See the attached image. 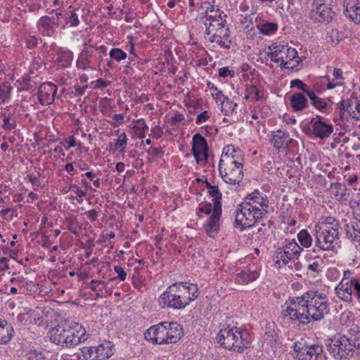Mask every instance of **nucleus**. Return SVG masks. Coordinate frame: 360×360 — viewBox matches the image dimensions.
<instances>
[{
	"mask_svg": "<svg viewBox=\"0 0 360 360\" xmlns=\"http://www.w3.org/2000/svg\"><path fill=\"white\" fill-rule=\"evenodd\" d=\"M283 307L284 317H289L303 325L323 319L330 310L326 295L314 290L289 299Z\"/></svg>",
	"mask_w": 360,
	"mask_h": 360,
	"instance_id": "f257e3e1",
	"label": "nucleus"
},
{
	"mask_svg": "<svg viewBox=\"0 0 360 360\" xmlns=\"http://www.w3.org/2000/svg\"><path fill=\"white\" fill-rule=\"evenodd\" d=\"M226 18V15L218 6L210 5L205 15L200 18V22L204 26L206 40L216 44L220 48L229 49L232 41Z\"/></svg>",
	"mask_w": 360,
	"mask_h": 360,
	"instance_id": "f03ea898",
	"label": "nucleus"
},
{
	"mask_svg": "<svg viewBox=\"0 0 360 360\" xmlns=\"http://www.w3.org/2000/svg\"><path fill=\"white\" fill-rule=\"evenodd\" d=\"M269 200L261 192L255 191L240 202L236 210V223L243 229L250 228L268 212Z\"/></svg>",
	"mask_w": 360,
	"mask_h": 360,
	"instance_id": "7ed1b4c3",
	"label": "nucleus"
},
{
	"mask_svg": "<svg viewBox=\"0 0 360 360\" xmlns=\"http://www.w3.org/2000/svg\"><path fill=\"white\" fill-rule=\"evenodd\" d=\"M198 296L196 285L188 283H175L171 285L159 297L162 308L183 309Z\"/></svg>",
	"mask_w": 360,
	"mask_h": 360,
	"instance_id": "20e7f679",
	"label": "nucleus"
},
{
	"mask_svg": "<svg viewBox=\"0 0 360 360\" xmlns=\"http://www.w3.org/2000/svg\"><path fill=\"white\" fill-rule=\"evenodd\" d=\"M339 229L334 217H321L314 229L316 246L323 251H335L339 247Z\"/></svg>",
	"mask_w": 360,
	"mask_h": 360,
	"instance_id": "39448f33",
	"label": "nucleus"
},
{
	"mask_svg": "<svg viewBox=\"0 0 360 360\" xmlns=\"http://www.w3.org/2000/svg\"><path fill=\"white\" fill-rule=\"evenodd\" d=\"M264 62L268 65L281 69L293 70L297 67L300 58L295 49L284 44H272L268 47L267 51H264Z\"/></svg>",
	"mask_w": 360,
	"mask_h": 360,
	"instance_id": "423d86ee",
	"label": "nucleus"
},
{
	"mask_svg": "<svg viewBox=\"0 0 360 360\" xmlns=\"http://www.w3.org/2000/svg\"><path fill=\"white\" fill-rule=\"evenodd\" d=\"M182 335V328L174 322H161L150 327L144 333L147 340L159 345L175 343Z\"/></svg>",
	"mask_w": 360,
	"mask_h": 360,
	"instance_id": "0eeeda50",
	"label": "nucleus"
},
{
	"mask_svg": "<svg viewBox=\"0 0 360 360\" xmlns=\"http://www.w3.org/2000/svg\"><path fill=\"white\" fill-rule=\"evenodd\" d=\"M217 342L224 348L240 352L250 343V338L246 330L236 326H222L217 335Z\"/></svg>",
	"mask_w": 360,
	"mask_h": 360,
	"instance_id": "6e6552de",
	"label": "nucleus"
},
{
	"mask_svg": "<svg viewBox=\"0 0 360 360\" xmlns=\"http://www.w3.org/2000/svg\"><path fill=\"white\" fill-rule=\"evenodd\" d=\"M337 296L345 302H351L354 297L360 303V281L354 272L346 270L343 277L335 288Z\"/></svg>",
	"mask_w": 360,
	"mask_h": 360,
	"instance_id": "1a4fd4ad",
	"label": "nucleus"
},
{
	"mask_svg": "<svg viewBox=\"0 0 360 360\" xmlns=\"http://www.w3.org/2000/svg\"><path fill=\"white\" fill-rule=\"evenodd\" d=\"M328 350L337 360L347 358L352 352L351 338L345 335L335 337L328 345Z\"/></svg>",
	"mask_w": 360,
	"mask_h": 360,
	"instance_id": "9d476101",
	"label": "nucleus"
},
{
	"mask_svg": "<svg viewBox=\"0 0 360 360\" xmlns=\"http://www.w3.org/2000/svg\"><path fill=\"white\" fill-rule=\"evenodd\" d=\"M340 110L339 115V121L338 118H334L337 124H345V112L355 120H360V100L356 98H350L344 99L338 104Z\"/></svg>",
	"mask_w": 360,
	"mask_h": 360,
	"instance_id": "9b49d317",
	"label": "nucleus"
},
{
	"mask_svg": "<svg viewBox=\"0 0 360 360\" xmlns=\"http://www.w3.org/2000/svg\"><path fill=\"white\" fill-rule=\"evenodd\" d=\"M303 249L298 245L295 239L288 241L283 247L278 248L276 251V263L285 265L291 260L297 259Z\"/></svg>",
	"mask_w": 360,
	"mask_h": 360,
	"instance_id": "f8f14e48",
	"label": "nucleus"
},
{
	"mask_svg": "<svg viewBox=\"0 0 360 360\" xmlns=\"http://www.w3.org/2000/svg\"><path fill=\"white\" fill-rule=\"evenodd\" d=\"M323 348L319 345H302L295 343L294 358L296 360H317L321 356Z\"/></svg>",
	"mask_w": 360,
	"mask_h": 360,
	"instance_id": "ddd939ff",
	"label": "nucleus"
},
{
	"mask_svg": "<svg viewBox=\"0 0 360 360\" xmlns=\"http://www.w3.org/2000/svg\"><path fill=\"white\" fill-rule=\"evenodd\" d=\"M243 163L219 166V172L224 182L231 185H238L243 178Z\"/></svg>",
	"mask_w": 360,
	"mask_h": 360,
	"instance_id": "4468645a",
	"label": "nucleus"
},
{
	"mask_svg": "<svg viewBox=\"0 0 360 360\" xmlns=\"http://www.w3.org/2000/svg\"><path fill=\"white\" fill-rule=\"evenodd\" d=\"M89 338L85 328L77 323L67 324L66 347H72L84 342Z\"/></svg>",
	"mask_w": 360,
	"mask_h": 360,
	"instance_id": "2eb2a0df",
	"label": "nucleus"
},
{
	"mask_svg": "<svg viewBox=\"0 0 360 360\" xmlns=\"http://www.w3.org/2000/svg\"><path fill=\"white\" fill-rule=\"evenodd\" d=\"M243 163V153L234 145H227L222 150L219 166L240 165Z\"/></svg>",
	"mask_w": 360,
	"mask_h": 360,
	"instance_id": "dca6fc26",
	"label": "nucleus"
},
{
	"mask_svg": "<svg viewBox=\"0 0 360 360\" xmlns=\"http://www.w3.org/2000/svg\"><path fill=\"white\" fill-rule=\"evenodd\" d=\"M192 151L198 164L202 161H207L208 151L207 143L205 139L200 134H195L193 136Z\"/></svg>",
	"mask_w": 360,
	"mask_h": 360,
	"instance_id": "f3484780",
	"label": "nucleus"
},
{
	"mask_svg": "<svg viewBox=\"0 0 360 360\" xmlns=\"http://www.w3.org/2000/svg\"><path fill=\"white\" fill-rule=\"evenodd\" d=\"M311 126L313 134L321 139L328 138L333 132V124L326 122L320 116L311 119Z\"/></svg>",
	"mask_w": 360,
	"mask_h": 360,
	"instance_id": "a211bd4d",
	"label": "nucleus"
},
{
	"mask_svg": "<svg viewBox=\"0 0 360 360\" xmlns=\"http://www.w3.org/2000/svg\"><path fill=\"white\" fill-rule=\"evenodd\" d=\"M314 8L311 16L318 22H329L331 20L334 12L328 4L321 3V0L314 1Z\"/></svg>",
	"mask_w": 360,
	"mask_h": 360,
	"instance_id": "6ab92c4d",
	"label": "nucleus"
},
{
	"mask_svg": "<svg viewBox=\"0 0 360 360\" xmlns=\"http://www.w3.org/2000/svg\"><path fill=\"white\" fill-rule=\"evenodd\" d=\"M57 86L51 82L43 83L39 88L38 98L41 105H49L54 101Z\"/></svg>",
	"mask_w": 360,
	"mask_h": 360,
	"instance_id": "aec40b11",
	"label": "nucleus"
},
{
	"mask_svg": "<svg viewBox=\"0 0 360 360\" xmlns=\"http://www.w3.org/2000/svg\"><path fill=\"white\" fill-rule=\"evenodd\" d=\"M259 271L255 264L244 266L236 274V281L239 284H248L255 281L259 276Z\"/></svg>",
	"mask_w": 360,
	"mask_h": 360,
	"instance_id": "412c9836",
	"label": "nucleus"
},
{
	"mask_svg": "<svg viewBox=\"0 0 360 360\" xmlns=\"http://www.w3.org/2000/svg\"><path fill=\"white\" fill-rule=\"evenodd\" d=\"M221 215V208L219 207L217 208H213L212 214L204 224V229L207 234L211 238H214L218 233Z\"/></svg>",
	"mask_w": 360,
	"mask_h": 360,
	"instance_id": "4be33fe9",
	"label": "nucleus"
},
{
	"mask_svg": "<svg viewBox=\"0 0 360 360\" xmlns=\"http://www.w3.org/2000/svg\"><path fill=\"white\" fill-rule=\"evenodd\" d=\"M344 13L347 18L360 23V0H344Z\"/></svg>",
	"mask_w": 360,
	"mask_h": 360,
	"instance_id": "5701e85b",
	"label": "nucleus"
},
{
	"mask_svg": "<svg viewBox=\"0 0 360 360\" xmlns=\"http://www.w3.org/2000/svg\"><path fill=\"white\" fill-rule=\"evenodd\" d=\"M49 15L41 17L37 22V27L39 32L41 35L46 37H53L56 34L57 32L55 27L57 25Z\"/></svg>",
	"mask_w": 360,
	"mask_h": 360,
	"instance_id": "b1692460",
	"label": "nucleus"
},
{
	"mask_svg": "<svg viewBox=\"0 0 360 360\" xmlns=\"http://www.w3.org/2000/svg\"><path fill=\"white\" fill-rule=\"evenodd\" d=\"M66 331L67 324L52 328L48 333L50 341L56 345L66 347Z\"/></svg>",
	"mask_w": 360,
	"mask_h": 360,
	"instance_id": "393cba45",
	"label": "nucleus"
},
{
	"mask_svg": "<svg viewBox=\"0 0 360 360\" xmlns=\"http://www.w3.org/2000/svg\"><path fill=\"white\" fill-rule=\"evenodd\" d=\"M271 141L274 148L281 149L288 147L292 139L290 138L288 132L280 129L272 132Z\"/></svg>",
	"mask_w": 360,
	"mask_h": 360,
	"instance_id": "a878e982",
	"label": "nucleus"
},
{
	"mask_svg": "<svg viewBox=\"0 0 360 360\" xmlns=\"http://www.w3.org/2000/svg\"><path fill=\"white\" fill-rule=\"evenodd\" d=\"M92 61V54L86 49L82 50L78 55L76 60V67L79 70H95L96 68H93L91 64Z\"/></svg>",
	"mask_w": 360,
	"mask_h": 360,
	"instance_id": "bb28decb",
	"label": "nucleus"
},
{
	"mask_svg": "<svg viewBox=\"0 0 360 360\" xmlns=\"http://www.w3.org/2000/svg\"><path fill=\"white\" fill-rule=\"evenodd\" d=\"M14 335L12 326L5 319H0V345L9 342Z\"/></svg>",
	"mask_w": 360,
	"mask_h": 360,
	"instance_id": "cd10ccee",
	"label": "nucleus"
},
{
	"mask_svg": "<svg viewBox=\"0 0 360 360\" xmlns=\"http://www.w3.org/2000/svg\"><path fill=\"white\" fill-rule=\"evenodd\" d=\"M74 58L73 52L65 49H60L54 57L55 61L62 67H68Z\"/></svg>",
	"mask_w": 360,
	"mask_h": 360,
	"instance_id": "c85d7f7f",
	"label": "nucleus"
},
{
	"mask_svg": "<svg viewBox=\"0 0 360 360\" xmlns=\"http://www.w3.org/2000/svg\"><path fill=\"white\" fill-rule=\"evenodd\" d=\"M346 237L351 242H360V226L356 221H352L345 225Z\"/></svg>",
	"mask_w": 360,
	"mask_h": 360,
	"instance_id": "c756f323",
	"label": "nucleus"
},
{
	"mask_svg": "<svg viewBox=\"0 0 360 360\" xmlns=\"http://www.w3.org/2000/svg\"><path fill=\"white\" fill-rule=\"evenodd\" d=\"M114 345L110 341H105L96 346L98 360L110 357L114 354Z\"/></svg>",
	"mask_w": 360,
	"mask_h": 360,
	"instance_id": "7c9ffc66",
	"label": "nucleus"
},
{
	"mask_svg": "<svg viewBox=\"0 0 360 360\" xmlns=\"http://www.w3.org/2000/svg\"><path fill=\"white\" fill-rule=\"evenodd\" d=\"M290 102L294 111H301L304 110L308 104L307 98L302 93H297L291 96Z\"/></svg>",
	"mask_w": 360,
	"mask_h": 360,
	"instance_id": "2f4dec72",
	"label": "nucleus"
},
{
	"mask_svg": "<svg viewBox=\"0 0 360 360\" xmlns=\"http://www.w3.org/2000/svg\"><path fill=\"white\" fill-rule=\"evenodd\" d=\"M65 23L60 26V28L65 30L67 27H75L79 25L80 21L78 14L75 11H70L65 14Z\"/></svg>",
	"mask_w": 360,
	"mask_h": 360,
	"instance_id": "473e14b6",
	"label": "nucleus"
},
{
	"mask_svg": "<svg viewBox=\"0 0 360 360\" xmlns=\"http://www.w3.org/2000/svg\"><path fill=\"white\" fill-rule=\"evenodd\" d=\"M206 186L208 189V192L212 197L213 208H221V193L219 191L218 186H212L209 182H206Z\"/></svg>",
	"mask_w": 360,
	"mask_h": 360,
	"instance_id": "72a5a7b5",
	"label": "nucleus"
},
{
	"mask_svg": "<svg viewBox=\"0 0 360 360\" xmlns=\"http://www.w3.org/2000/svg\"><path fill=\"white\" fill-rule=\"evenodd\" d=\"M278 28V25L274 22H262L257 25V29L264 35H272L275 34Z\"/></svg>",
	"mask_w": 360,
	"mask_h": 360,
	"instance_id": "f704fd0d",
	"label": "nucleus"
},
{
	"mask_svg": "<svg viewBox=\"0 0 360 360\" xmlns=\"http://www.w3.org/2000/svg\"><path fill=\"white\" fill-rule=\"evenodd\" d=\"M297 239L304 248H307L312 245L313 238L306 229H302L297 233Z\"/></svg>",
	"mask_w": 360,
	"mask_h": 360,
	"instance_id": "c9c22d12",
	"label": "nucleus"
},
{
	"mask_svg": "<svg viewBox=\"0 0 360 360\" xmlns=\"http://www.w3.org/2000/svg\"><path fill=\"white\" fill-rule=\"evenodd\" d=\"M80 350L84 360H98L96 346L83 347Z\"/></svg>",
	"mask_w": 360,
	"mask_h": 360,
	"instance_id": "e433bc0d",
	"label": "nucleus"
},
{
	"mask_svg": "<svg viewBox=\"0 0 360 360\" xmlns=\"http://www.w3.org/2000/svg\"><path fill=\"white\" fill-rule=\"evenodd\" d=\"M221 105V111L226 115H231L236 109L238 105L231 101L227 96L219 103Z\"/></svg>",
	"mask_w": 360,
	"mask_h": 360,
	"instance_id": "4c0bfd02",
	"label": "nucleus"
},
{
	"mask_svg": "<svg viewBox=\"0 0 360 360\" xmlns=\"http://www.w3.org/2000/svg\"><path fill=\"white\" fill-rule=\"evenodd\" d=\"M128 138L124 132L118 135L117 139L115 143V149L118 150L121 154L125 153V148L127 144Z\"/></svg>",
	"mask_w": 360,
	"mask_h": 360,
	"instance_id": "58836bf2",
	"label": "nucleus"
},
{
	"mask_svg": "<svg viewBox=\"0 0 360 360\" xmlns=\"http://www.w3.org/2000/svg\"><path fill=\"white\" fill-rule=\"evenodd\" d=\"M3 122L2 127L5 130H12L16 127L15 120L11 112L4 115Z\"/></svg>",
	"mask_w": 360,
	"mask_h": 360,
	"instance_id": "ea45409f",
	"label": "nucleus"
},
{
	"mask_svg": "<svg viewBox=\"0 0 360 360\" xmlns=\"http://www.w3.org/2000/svg\"><path fill=\"white\" fill-rule=\"evenodd\" d=\"M323 266V262L319 257L314 258L311 261L307 266L308 271L313 273L321 271Z\"/></svg>",
	"mask_w": 360,
	"mask_h": 360,
	"instance_id": "a19ab883",
	"label": "nucleus"
},
{
	"mask_svg": "<svg viewBox=\"0 0 360 360\" xmlns=\"http://www.w3.org/2000/svg\"><path fill=\"white\" fill-rule=\"evenodd\" d=\"M207 87L211 91V95L216 100L217 103H220L222 100L225 99L226 96H224L222 91L219 90L214 84L209 82Z\"/></svg>",
	"mask_w": 360,
	"mask_h": 360,
	"instance_id": "79ce46f5",
	"label": "nucleus"
},
{
	"mask_svg": "<svg viewBox=\"0 0 360 360\" xmlns=\"http://www.w3.org/2000/svg\"><path fill=\"white\" fill-rule=\"evenodd\" d=\"M89 288L91 290L97 292V295H99V292H102L103 290H107V284L101 280H91L89 283Z\"/></svg>",
	"mask_w": 360,
	"mask_h": 360,
	"instance_id": "37998d69",
	"label": "nucleus"
},
{
	"mask_svg": "<svg viewBox=\"0 0 360 360\" xmlns=\"http://www.w3.org/2000/svg\"><path fill=\"white\" fill-rule=\"evenodd\" d=\"M109 56L117 62H120L127 58V54L121 49L113 48L109 52Z\"/></svg>",
	"mask_w": 360,
	"mask_h": 360,
	"instance_id": "c03bdc74",
	"label": "nucleus"
},
{
	"mask_svg": "<svg viewBox=\"0 0 360 360\" xmlns=\"http://www.w3.org/2000/svg\"><path fill=\"white\" fill-rule=\"evenodd\" d=\"M11 87L6 83L0 84V105L6 102L10 97Z\"/></svg>",
	"mask_w": 360,
	"mask_h": 360,
	"instance_id": "a18cd8bd",
	"label": "nucleus"
},
{
	"mask_svg": "<svg viewBox=\"0 0 360 360\" xmlns=\"http://www.w3.org/2000/svg\"><path fill=\"white\" fill-rule=\"evenodd\" d=\"M265 336L266 340L271 342L276 340L278 337L277 333L271 324H268L265 328Z\"/></svg>",
	"mask_w": 360,
	"mask_h": 360,
	"instance_id": "49530a36",
	"label": "nucleus"
},
{
	"mask_svg": "<svg viewBox=\"0 0 360 360\" xmlns=\"http://www.w3.org/2000/svg\"><path fill=\"white\" fill-rule=\"evenodd\" d=\"M326 276L330 281H335L340 278L341 274L336 267H330L328 269Z\"/></svg>",
	"mask_w": 360,
	"mask_h": 360,
	"instance_id": "de8ad7c7",
	"label": "nucleus"
},
{
	"mask_svg": "<svg viewBox=\"0 0 360 360\" xmlns=\"http://www.w3.org/2000/svg\"><path fill=\"white\" fill-rule=\"evenodd\" d=\"M323 78L327 81L326 86L328 89H332L336 86H342L344 84V82L339 81L338 79L336 80L334 77L330 79L328 75L324 76Z\"/></svg>",
	"mask_w": 360,
	"mask_h": 360,
	"instance_id": "09e8293b",
	"label": "nucleus"
},
{
	"mask_svg": "<svg viewBox=\"0 0 360 360\" xmlns=\"http://www.w3.org/2000/svg\"><path fill=\"white\" fill-rule=\"evenodd\" d=\"M312 105L319 110H323L327 107V102L318 96L311 102Z\"/></svg>",
	"mask_w": 360,
	"mask_h": 360,
	"instance_id": "8fccbe9b",
	"label": "nucleus"
},
{
	"mask_svg": "<svg viewBox=\"0 0 360 360\" xmlns=\"http://www.w3.org/2000/svg\"><path fill=\"white\" fill-rule=\"evenodd\" d=\"M247 89L251 99L258 101L260 98V91L255 86H250Z\"/></svg>",
	"mask_w": 360,
	"mask_h": 360,
	"instance_id": "3c124183",
	"label": "nucleus"
},
{
	"mask_svg": "<svg viewBox=\"0 0 360 360\" xmlns=\"http://www.w3.org/2000/svg\"><path fill=\"white\" fill-rule=\"evenodd\" d=\"M210 117V112L207 110H205L197 116L195 123L197 124H200L202 123L207 122Z\"/></svg>",
	"mask_w": 360,
	"mask_h": 360,
	"instance_id": "603ef678",
	"label": "nucleus"
},
{
	"mask_svg": "<svg viewBox=\"0 0 360 360\" xmlns=\"http://www.w3.org/2000/svg\"><path fill=\"white\" fill-rule=\"evenodd\" d=\"M290 86L297 88L298 89L302 90L303 92L307 91V89L308 87V86L306 84H304V82H302V81L298 79L291 80Z\"/></svg>",
	"mask_w": 360,
	"mask_h": 360,
	"instance_id": "864d4df0",
	"label": "nucleus"
},
{
	"mask_svg": "<svg viewBox=\"0 0 360 360\" xmlns=\"http://www.w3.org/2000/svg\"><path fill=\"white\" fill-rule=\"evenodd\" d=\"M91 84L94 85V89H103L110 85V82L100 78L92 82Z\"/></svg>",
	"mask_w": 360,
	"mask_h": 360,
	"instance_id": "5fc2aeb1",
	"label": "nucleus"
},
{
	"mask_svg": "<svg viewBox=\"0 0 360 360\" xmlns=\"http://www.w3.org/2000/svg\"><path fill=\"white\" fill-rule=\"evenodd\" d=\"M112 122L111 123L112 126L114 127H119L124 121V115L123 114H115L112 117Z\"/></svg>",
	"mask_w": 360,
	"mask_h": 360,
	"instance_id": "6e6d98bb",
	"label": "nucleus"
},
{
	"mask_svg": "<svg viewBox=\"0 0 360 360\" xmlns=\"http://www.w3.org/2000/svg\"><path fill=\"white\" fill-rule=\"evenodd\" d=\"M114 270L117 274V278L120 281H123L126 279L127 273L122 266L117 265L115 266Z\"/></svg>",
	"mask_w": 360,
	"mask_h": 360,
	"instance_id": "4d7b16f0",
	"label": "nucleus"
},
{
	"mask_svg": "<svg viewBox=\"0 0 360 360\" xmlns=\"http://www.w3.org/2000/svg\"><path fill=\"white\" fill-rule=\"evenodd\" d=\"M219 75L221 77H226L230 76L233 77L235 74L233 70H231L228 67H223L219 70Z\"/></svg>",
	"mask_w": 360,
	"mask_h": 360,
	"instance_id": "13d9d810",
	"label": "nucleus"
},
{
	"mask_svg": "<svg viewBox=\"0 0 360 360\" xmlns=\"http://www.w3.org/2000/svg\"><path fill=\"white\" fill-rule=\"evenodd\" d=\"M352 351L355 349L360 353V332H358L353 338H351Z\"/></svg>",
	"mask_w": 360,
	"mask_h": 360,
	"instance_id": "bf43d9fd",
	"label": "nucleus"
},
{
	"mask_svg": "<svg viewBox=\"0 0 360 360\" xmlns=\"http://www.w3.org/2000/svg\"><path fill=\"white\" fill-rule=\"evenodd\" d=\"M151 134L154 138L160 139L163 135V130L160 126L155 125V127H152Z\"/></svg>",
	"mask_w": 360,
	"mask_h": 360,
	"instance_id": "052dcab7",
	"label": "nucleus"
},
{
	"mask_svg": "<svg viewBox=\"0 0 360 360\" xmlns=\"http://www.w3.org/2000/svg\"><path fill=\"white\" fill-rule=\"evenodd\" d=\"M28 180L32 184L33 189L37 191L40 186L39 179L34 175H29Z\"/></svg>",
	"mask_w": 360,
	"mask_h": 360,
	"instance_id": "680f3d73",
	"label": "nucleus"
},
{
	"mask_svg": "<svg viewBox=\"0 0 360 360\" xmlns=\"http://www.w3.org/2000/svg\"><path fill=\"white\" fill-rule=\"evenodd\" d=\"M38 40L35 36L30 35L26 38V44L28 49H33L37 44Z\"/></svg>",
	"mask_w": 360,
	"mask_h": 360,
	"instance_id": "e2e57ef3",
	"label": "nucleus"
},
{
	"mask_svg": "<svg viewBox=\"0 0 360 360\" xmlns=\"http://www.w3.org/2000/svg\"><path fill=\"white\" fill-rule=\"evenodd\" d=\"M199 210L201 212L205 214H210L212 210L213 211L212 206L210 203L200 204L199 206Z\"/></svg>",
	"mask_w": 360,
	"mask_h": 360,
	"instance_id": "0e129e2a",
	"label": "nucleus"
},
{
	"mask_svg": "<svg viewBox=\"0 0 360 360\" xmlns=\"http://www.w3.org/2000/svg\"><path fill=\"white\" fill-rule=\"evenodd\" d=\"M333 77L337 80L344 82L343 72L339 68H335L333 71Z\"/></svg>",
	"mask_w": 360,
	"mask_h": 360,
	"instance_id": "69168bd1",
	"label": "nucleus"
},
{
	"mask_svg": "<svg viewBox=\"0 0 360 360\" xmlns=\"http://www.w3.org/2000/svg\"><path fill=\"white\" fill-rule=\"evenodd\" d=\"M86 214L87 215L88 219L91 221H96L98 217V213L95 210H91L88 211Z\"/></svg>",
	"mask_w": 360,
	"mask_h": 360,
	"instance_id": "338daca9",
	"label": "nucleus"
},
{
	"mask_svg": "<svg viewBox=\"0 0 360 360\" xmlns=\"http://www.w3.org/2000/svg\"><path fill=\"white\" fill-rule=\"evenodd\" d=\"M8 259L6 257L0 258V270L4 271L8 269Z\"/></svg>",
	"mask_w": 360,
	"mask_h": 360,
	"instance_id": "774afa93",
	"label": "nucleus"
}]
</instances>
